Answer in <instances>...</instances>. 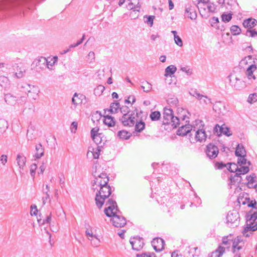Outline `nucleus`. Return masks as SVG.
I'll use <instances>...</instances> for the list:
<instances>
[{
    "label": "nucleus",
    "mask_w": 257,
    "mask_h": 257,
    "mask_svg": "<svg viewBox=\"0 0 257 257\" xmlns=\"http://www.w3.org/2000/svg\"><path fill=\"white\" fill-rule=\"evenodd\" d=\"M137 117H138V112L137 109H136L134 110V113L130 114L128 113L123 114L119 118V120L124 126L131 127L135 124Z\"/></svg>",
    "instance_id": "nucleus-8"
},
{
    "label": "nucleus",
    "mask_w": 257,
    "mask_h": 257,
    "mask_svg": "<svg viewBox=\"0 0 257 257\" xmlns=\"http://www.w3.org/2000/svg\"><path fill=\"white\" fill-rule=\"evenodd\" d=\"M249 171V169L248 166H241L239 168L238 167V170L237 172L235 173V175L234 177H232V178L231 179V180L232 181L233 180L235 179V177H241L240 175L241 174H245L247 173Z\"/></svg>",
    "instance_id": "nucleus-23"
},
{
    "label": "nucleus",
    "mask_w": 257,
    "mask_h": 257,
    "mask_svg": "<svg viewBox=\"0 0 257 257\" xmlns=\"http://www.w3.org/2000/svg\"><path fill=\"white\" fill-rule=\"evenodd\" d=\"M26 158L23 155L18 154L17 156L16 161L18 166L19 167V172L21 175L23 174L22 170H24V168L26 165Z\"/></svg>",
    "instance_id": "nucleus-15"
},
{
    "label": "nucleus",
    "mask_w": 257,
    "mask_h": 257,
    "mask_svg": "<svg viewBox=\"0 0 257 257\" xmlns=\"http://www.w3.org/2000/svg\"><path fill=\"white\" fill-rule=\"evenodd\" d=\"M235 155L237 157L246 155L245 150L242 144H238L236 148Z\"/></svg>",
    "instance_id": "nucleus-27"
},
{
    "label": "nucleus",
    "mask_w": 257,
    "mask_h": 257,
    "mask_svg": "<svg viewBox=\"0 0 257 257\" xmlns=\"http://www.w3.org/2000/svg\"><path fill=\"white\" fill-rule=\"evenodd\" d=\"M104 89V87L103 85H100L94 89V93L95 95H100L103 92Z\"/></svg>",
    "instance_id": "nucleus-49"
},
{
    "label": "nucleus",
    "mask_w": 257,
    "mask_h": 257,
    "mask_svg": "<svg viewBox=\"0 0 257 257\" xmlns=\"http://www.w3.org/2000/svg\"><path fill=\"white\" fill-rule=\"evenodd\" d=\"M120 109V104L118 102L112 103L110 106V109L108 110L111 113H115L118 112Z\"/></svg>",
    "instance_id": "nucleus-34"
},
{
    "label": "nucleus",
    "mask_w": 257,
    "mask_h": 257,
    "mask_svg": "<svg viewBox=\"0 0 257 257\" xmlns=\"http://www.w3.org/2000/svg\"><path fill=\"white\" fill-rule=\"evenodd\" d=\"M37 93L32 92L30 90L28 91V97H29V98H32L33 99H36L37 97Z\"/></svg>",
    "instance_id": "nucleus-63"
},
{
    "label": "nucleus",
    "mask_w": 257,
    "mask_h": 257,
    "mask_svg": "<svg viewBox=\"0 0 257 257\" xmlns=\"http://www.w3.org/2000/svg\"><path fill=\"white\" fill-rule=\"evenodd\" d=\"M219 132L220 134H223L227 137L232 135V133H231L229 128L227 127L224 126L223 125L221 126V127L219 128Z\"/></svg>",
    "instance_id": "nucleus-37"
},
{
    "label": "nucleus",
    "mask_w": 257,
    "mask_h": 257,
    "mask_svg": "<svg viewBox=\"0 0 257 257\" xmlns=\"http://www.w3.org/2000/svg\"><path fill=\"white\" fill-rule=\"evenodd\" d=\"M251 64H255V61L251 55H248L244 57L240 62V65L241 67H244L246 65H248V66Z\"/></svg>",
    "instance_id": "nucleus-22"
},
{
    "label": "nucleus",
    "mask_w": 257,
    "mask_h": 257,
    "mask_svg": "<svg viewBox=\"0 0 257 257\" xmlns=\"http://www.w3.org/2000/svg\"><path fill=\"white\" fill-rule=\"evenodd\" d=\"M207 136L203 129H199L195 131V139L197 142H203L206 140Z\"/></svg>",
    "instance_id": "nucleus-18"
},
{
    "label": "nucleus",
    "mask_w": 257,
    "mask_h": 257,
    "mask_svg": "<svg viewBox=\"0 0 257 257\" xmlns=\"http://www.w3.org/2000/svg\"><path fill=\"white\" fill-rule=\"evenodd\" d=\"M108 206L104 209V213L108 217H112L113 225L116 227H123L126 223V219L120 215V211L118 209L116 202L112 198H110L106 203Z\"/></svg>",
    "instance_id": "nucleus-1"
},
{
    "label": "nucleus",
    "mask_w": 257,
    "mask_h": 257,
    "mask_svg": "<svg viewBox=\"0 0 257 257\" xmlns=\"http://www.w3.org/2000/svg\"><path fill=\"white\" fill-rule=\"evenodd\" d=\"M33 63H35L37 71L43 70L46 67L47 59L44 57H40L36 59Z\"/></svg>",
    "instance_id": "nucleus-14"
},
{
    "label": "nucleus",
    "mask_w": 257,
    "mask_h": 257,
    "mask_svg": "<svg viewBox=\"0 0 257 257\" xmlns=\"http://www.w3.org/2000/svg\"><path fill=\"white\" fill-rule=\"evenodd\" d=\"M225 108V106L223 103L220 101L216 102L213 106V110L218 114H223V110Z\"/></svg>",
    "instance_id": "nucleus-25"
},
{
    "label": "nucleus",
    "mask_w": 257,
    "mask_h": 257,
    "mask_svg": "<svg viewBox=\"0 0 257 257\" xmlns=\"http://www.w3.org/2000/svg\"><path fill=\"white\" fill-rule=\"evenodd\" d=\"M177 70V68L175 66L171 65L168 66L165 69V76L167 77L168 75L171 76L174 74Z\"/></svg>",
    "instance_id": "nucleus-33"
},
{
    "label": "nucleus",
    "mask_w": 257,
    "mask_h": 257,
    "mask_svg": "<svg viewBox=\"0 0 257 257\" xmlns=\"http://www.w3.org/2000/svg\"><path fill=\"white\" fill-rule=\"evenodd\" d=\"M35 149L36 153L35 157L37 159H40L44 155V148L41 144L36 145Z\"/></svg>",
    "instance_id": "nucleus-29"
},
{
    "label": "nucleus",
    "mask_w": 257,
    "mask_h": 257,
    "mask_svg": "<svg viewBox=\"0 0 257 257\" xmlns=\"http://www.w3.org/2000/svg\"><path fill=\"white\" fill-rule=\"evenodd\" d=\"M43 193L45 195L43 198H42V201H43V204H45L48 200H49V202L51 201V199H50V195L48 194V192H45V190L43 189Z\"/></svg>",
    "instance_id": "nucleus-52"
},
{
    "label": "nucleus",
    "mask_w": 257,
    "mask_h": 257,
    "mask_svg": "<svg viewBox=\"0 0 257 257\" xmlns=\"http://www.w3.org/2000/svg\"><path fill=\"white\" fill-rule=\"evenodd\" d=\"M185 15L186 16H197V14L194 8L192 7H189L186 8Z\"/></svg>",
    "instance_id": "nucleus-38"
},
{
    "label": "nucleus",
    "mask_w": 257,
    "mask_h": 257,
    "mask_svg": "<svg viewBox=\"0 0 257 257\" xmlns=\"http://www.w3.org/2000/svg\"><path fill=\"white\" fill-rule=\"evenodd\" d=\"M4 99L6 103L10 105H14L17 102V97L11 93L5 94Z\"/></svg>",
    "instance_id": "nucleus-19"
},
{
    "label": "nucleus",
    "mask_w": 257,
    "mask_h": 257,
    "mask_svg": "<svg viewBox=\"0 0 257 257\" xmlns=\"http://www.w3.org/2000/svg\"><path fill=\"white\" fill-rule=\"evenodd\" d=\"M257 100V95L256 94H252L249 95L248 98V101L251 102L252 101L255 102Z\"/></svg>",
    "instance_id": "nucleus-62"
},
{
    "label": "nucleus",
    "mask_w": 257,
    "mask_h": 257,
    "mask_svg": "<svg viewBox=\"0 0 257 257\" xmlns=\"http://www.w3.org/2000/svg\"><path fill=\"white\" fill-rule=\"evenodd\" d=\"M10 0H0V11H7Z\"/></svg>",
    "instance_id": "nucleus-41"
},
{
    "label": "nucleus",
    "mask_w": 257,
    "mask_h": 257,
    "mask_svg": "<svg viewBox=\"0 0 257 257\" xmlns=\"http://www.w3.org/2000/svg\"><path fill=\"white\" fill-rule=\"evenodd\" d=\"M9 84V80L8 77L4 76H0V84L2 87H7Z\"/></svg>",
    "instance_id": "nucleus-45"
},
{
    "label": "nucleus",
    "mask_w": 257,
    "mask_h": 257,
    "mask_svg": "<svg viewBox=\"0 0 257 257\" xmlns=\"http://www.w3.org/2000/svg\"><path fill=\"white\" fill-rule=\"evenodd\" d=\"M89 240L91 241L92 245L94 247L97 246L99 244L100 240L96 235L91 238H89Z\"/></svg>",
    "instance_id": "nucleus-48"
},
{
    "label": "nucleus",
    "mask_w": 257,
    "mask_h": 257,
    "mask_svg": "<svg viewBox=\"0 0 257 257\" xmlns=\"http://www.w3.org/2000/svg\"><path fill=\"white\" fill-rule=\"evenodd\" d=\"M205 152L208 158L213 159L217 156L219 150L217 146L210 143L207 146Z\"/></svg>",
    "instance_id": "nucleus-10"
},
{
    "label": "nucleus",
    "mask_w": 257,
    "mask_h": 257,
    "mask_svg": "<svg viewBox=\"0 0 257 257\" xmlns=\"http://www.w3.org/2000/svg\"><path fill=\"white\" fill-rule=\"evenodd\" d=\"M209 22L212 27H215L221 31L224 30V26L223 25L220 26V23L219 22L218 17H212L211 19L209 20Z\"/></svg>",
    "instance_id": "nucleus-24"
},
{
    "label": "nucleus",
    "mask_w": 257,
    "mask_h": 257,
    "mask_svg": "<svg viewBox=\"0 0 257 257\" xmlns=\"http://www.w3.org/2000/svg\"><path fill=\"white\" fill-rule=\"evenodd\" d=\"M163 120L164 124H171L174 127H177L180 124V120L177 116H174L173 110L170 108L165 107L164 108Z\"/></svg>",
    "instance_id": "nucleus-6"
},
{
    "label": "nucleus",
    "mask_w": 257,
    "mask_h": 257,
    "mask_svg": "<svg viewBox=\"0 0 257 257\" xmlns=\"http://www.w3.org/2000/svg\"><path fill=\"white\" fill-rule=\"evenodd\" d=\"M251 212H249L246 215V227L242 231L243 235L245 237L249 236L250 235L248 233L249 231H254L257 230V221H255L257 219V212L249 214Z\"/></svg>",
    "instance_id": "nucleus-5"
},
{
    "label": "nucleus",
    "mask_w": 257,
    "mask_h": 257,
    "mask_svg": "<svg viewBox=\"0 0 257 257\" xmlns=\"http://www.w3.org/2000/svg\"><path fill=\"white\" fill-rule=\"evenodd\" d=\"M100 171L101 167L99 166L95 165L92 167V175L95 178V180L92 183V186L94 190L96 189V188H94L95 185L101 187L108 184L109 181V178L106 173H100Z\"/></svg>",
    "instance_id": "nucleus-3"
},
{
    "label": "nucleus",
    "mask_w": 257,
    "mask_h": 257,
    "mask_svg": "<svg viewBox=\"0 0 257 257\" xmlns=\"http://www.w3.org/2000/svg\"><path fill=\"white\" fill-rule=\"evenodd\" d=\"M99 187V191L96 193L95 201L97 207L100 209L103 205L105 200L110 195L111 189L108 184Z\"/></svg>",
    "instance_id": "nucleus-4"
},
{
    "label": "nucleus",
    "mask_w": 257,
    "mask_h": 257,
    "mask_svg": "<svg viewBox=\"0 0 257 257\" xmlns=\"http://www.w3.org/2000/svg\"><path fill=\"white\" fill-rule=\"evenodd\" d=\"M231 234H230V235L224 236L222 237V244L227 246V247H229L232 242L233 239L231 238Z\"/></svg>",
    "instance_id": "nucleus-36"
},
{
    "label": "nucleus",
    "mask_w": 257,
    "mask_h": 257,
    "mask_svg": "<svg viewBox=\"0 0 257 257\" xmlns=\"http://www.w3.org/2000/svg\"><path fill=\"white\" fill-rule=\"evenodd\" d=\"M11 66L15 71V75L17 78H20L23 77L26 72V68L24 64L21 62L19 58L11 62Z\"/></svg>",
    "instance_id": "nucleus-7"
},
{
    "label": "nucleus",
    "mask_w": 257,
    "mask_h": 257,
    "mask_svg": "<svg viewBox=\"0 0 257 257\" xmlns=\"http://www.w3.org/2000/svg\"><path fill=\"white\" fill-rule=\"evenodd\" d=\"M85 96L83 95H79L75 93L72 98V102L74 105L81 104L82 102V99Z\"/></svg>",
    "instance_id": "nucleus-31"
},
{
    "label": "nucleus",
    "mask_w": 257,
    "mask_h": 257,
    "mask_svg": "<svg viewBox=\"0 0 257 257\" xmlns=\"http://www.w3.org/2000/svg\"><path fill=\"white\" fill-rule=\"evenodd\" d=\"M150 117L152 120L156 121L160 118L161 113L158 111H155L154 112H151Z\"/></svg>",
    "instance_id": "nucleus-44"
},
{
    "label": "nucleus",
    "mask_w": 257,
    "mask_h": 257,
    "mask_svg": "<svg viewBox=\"0 0 257 257\" xmlns=\"http://www.w3.org/2000/svg\"><path fill=\"white\" fill-rule=\"evenodd\" d=\"M146 18V20L144 19V22L147 24L150 27H152L153 25L154 19L155 17H144Z\"/></svg>",
    "instance_id": "nucleus-54"
},
{
    "label": "nucleus",
    "mask_w": 257,
    "mask_h": 257,
    "mask_svg": "<svg viewBox=\"0 0 257 257\" xmlns=\"http://www.w3.org/2000/svg\"><path fill=\"white\" fill-rule=\"evenodd\" d=\"M175 43L179 46L182 47L183 46V42L181 38L179 36H175L174 38Z\"/></svg>",
    "instance_id": "nucleus-59"
},
{
    "label": "nucleus",
    "mask_w": 257,
    "mask_h": 257,
    "mask_svg": "<svg viewBox=\"0 0 257 257\" xmlns=\"http://www.w3.org/2000/svg\"><path fill=\"white\" fill-rule=\"evenodd\" d=\"M84 38H85V35H83L82 38L80 40H78L76 43L71 44L69 46L70 48H73L76 47L78 46H79V45H80L83 42V40H84Z\"/></svg>",
    "instance_id": "nucleus-56"
},
{
    "label": "nucleus",
    "mask_w": 257,
    "mask_h": 257,
    "mask_svg": "<svg viewBox=\"0 0 257 257\" xmlns=\"http://www.w3.org/2000/svg\"><path fill=\"white\" fill-rule=\"evenodd\" d=\"M245 156L238 157L237 163L239 166H241L246 164H248V166H250L251 165L250 162L247 161V160L245 158Z\"/></svg>",
    "instance_id": "nucleus-42"
},
{
    "label": "nucleus",
    "mask_w": 257,
    "mask_h": 257,
    "mask_svg": "<svg viewBox=\"0 0 257 257\" xmlns=\"http://www.w3.org/2000/svg\"><path fill=\"white\" fill-rule=\"evenodd\" d=\"M137 257H156V254L155 253L153 252V253H150V252H148V253H143L142 254H137Z\"/></svg>",
    "instance_id": "nucleus-57"
},
{
    "label": "nucleus",
    "mask_w": 257,
    "mask_h": 257,
    "mask_svg": "<svg viewBox=\"0 0 257 257\" xmlns=\"http://www.w3.org/2000/svg\"><path fill=\"white\" fill-rule=\"evenodd\" d=\"M190 94L191 95L195 97L199 100H201L202 97H203L202 94H200L198 91H197L196 90L193 91L192 92H190Z\"/></svg>",
    "instance_id": "nucleus-58"
},
{
    "label": "nucleus",
    "mask_w": 257,
    "mask_h": 257,
    "mask_svg": "<svg viewBox=\"0 0 257 257\" xmlns=\"http://www.w3.org/2000/svg\"><path fill=\"white\" fill-rule=\"evenodd\" d=\"M246 35L251 37H257V32L254 29H248L246 31Z\"/></svg>",
    "instance_id": "nucleus-53"
},
{
    "label": "nucleus",
    "mask_w": 257,
    "mask_h": 257,
    "mask_svg": "<svg viewBox=\"0 0 257 257\" xmlns=\"http://www.w3.org/2000/svg\"><path fill=\"white\" fill-rule=\"evenodd\" d=\"M191 131H195V130H192V126L189 124L183 125L180 127L177 131L178 136H184Z\"/></svg>",
    "instance_id": "nucleus-17"
},
{
    "label": "nucleus",
    "mask_w": 257,
    "mask_h": 257,
    "mask_svg": "<svg viewBox=\"0 0 257 257\" xmlns=\"http://www.w3.org/2000/svg\"><path fill=\"white\" fill-rule=\"evenodd\" d=\"M9 127L8 121L5 119H0V130L1 131L6 132Z\"/></svg>",
    "instance_id": "nucleus-40"
},
{
    "label": "nucleus",
    "mask_w": 257,
    "mask_h": 257,
    "mask_svg": "<svg viewBox=\"0 0 257 257\" xmlns=\"http://www.w3.org/2000/svg\"><path fill=\"white\" fill-rule=\"evenodd\" d=\"M153 248L156 252H160L164 248L165 241L160 237L154 238L151 242Z\"/></svg>",
    "instance_id": "nucleus-12"
},
{
    "label": "nucleus",
    "mask_w": 257,
    "mask_h": 257,
    "mask_svg": "<svg viewBox=\"0 0 257 257\" xmlns=\"http://www.w3.org/2000/svg\"><path fill=\"white\" fill-rule=\"evenodd\" d=\"M225 251V247L219 245L215 251L209 253L208 257H221Z\"/></svg>",
    "instance_id": "nucleus-21"
},
{
    "label": "nucleus",
    "mask_w": 257,
    "mask_h": 257,
    "mask_svg": "<svg viewBox=\"0 0 257 257\" xmlns=\"http://www.w3.org/2000/svg\"><path fill=\"white\" fill-rule=\"evenodd\" d=\"M49 59H50V60L47 59L46 67L49 69L51 70L52 69V67L57 62L58 57L54 56L52 58H49Z\"/></svg>",
    "instance_id": "nucleus-35"
},
{
    "label": "nucleus",
    "mask_w": 257,
    "mask_h": 257,
    "mask_svg": "<svg viewBox=\"0 0 257 257\" xmlns=\"http://www.w3.org/2000/svg\"><path fill=\"white\" fill-rule=\"evenodd\" d=\"M100 147H97L95 150L92 148V151L89 150L87 153V157H88L89 155H92L93 159H96L99 158L100 152Z\"/></svg>",
    "instance_id": "nucleus-26"
},
{
    "label": "nucleus",
    "mask_w": 257,
    "mask_h": 257,
    "mask_svg": "<svg viewBox=\"0 0 257 257\" xmlns=\"http://www.w3.org/2000/svg\"><path fill=\"white\" fill-rule=\"evenodd\" d=\"M104 117L103 122L105 124L107 125L109 127L114 126L115 121L113 117L108 115L104 116Z\"/></svg>",
    "instance_id": "nucleus-28"
},
{
    "label": "nucleus",
    "mask_w": 257,
    "mask_h": 257,
    "mask_svg": "<svg viewBox=\"0 0 257 257\" xmlns=\"http://www.w3.org/2000/svg\"><path fill=\"white\" fill-rule=\"evenodd\" d=\"M257 21L255 19L249 17V18L244 20L243 25L245 28L251 29L256 25Z\"/></svg>",
    "instance_id": "nucleus-20"
},
{
    "label": "nucleus",
    "mask_w": 257,
    "mask_h": 257,
    "mask_svg": "<svg viewBox=\"0 0 257 257\" xmlns=\"http://www.w3.org/2000/svg\"><path fill=\"white\" fill-rule=\"evenodd\" d=\"M248 204H247L248 207L257 209V206H256V202L255 200H251V201H249V199L248 198Z\"/></svg>",
    "instance_id": "nucleus-60"
},
{
    "label": "nucleus",
    "mask_w": 257,
    "mask_h": 257,
    "mask_svg": "<svg viewBox=\"0 0 257 257\" xmlns=\"http://www.w3.org/2000/svg\"><path fill=\"white\" fill-rule=\"evenodd\" d=\"M101 135V134H98L95 137L92 138L93 141L98 145V147H102L104 144V142H103L104 140H103Z\"/></svg>",
    "instance_id": "nucleus-30"
},
{
    "label": "nucleus",
    "mask_w": 257,
    "mask_h": 257,
    "mask_svg": "<svg viewBox=\"0 0 257 257\" xmlns=\"http://www.w3.org/2000/svg\"><path fill=\"white\" fill-rule=\"evenodd\" d=\"M256 70V66L255 64H251L247 67L245 74L249 80H255L256 79L254 75L253 74V72Z\"/></svg>",
    "instance_id": "nucleus-16"
},
{
    "label": "nucleus",
    "mask_w": 257,
    "mask_h": 257,
    "mask_svg": "<svg viewBox=\"0 0 257 257\" xmlns=\"http://www.w3.org/2000/svg\"><path fill=\"white\" fill-rule=\"evenodd\" d=\"M200 103L201 104H211L212 102L211 101V99L208 97L206 95H203V97H202L201 99L199 100Z\"/></svg>",
    "instance_id": "nucleus-47"
},
{
    "label": "nucleus",
    "mask_w": 257,
    "mask_h": 257,
    "mask_svg": "<svg viewBox=\"0 0 257 257\" xmlns=\"http://www.w3.org/2000/svg\"><path fill=\"white\" fill-rule=\"evenodd\" d=\"M37 165L36 164H33L30 167V172L32 176H34L35 174V170L37 169Z\"/></svg>",
    "instance_id": "nucleus-64"
},
{
    "label": "nucleus",
    "mask_w": 257,
    "mask_h": 257,
    "mask_svg": "<svg viewBox=\"0 0 257 257\" xmlns=\"http://www.w3.org/2000/svg\"><path fill=\"white\" fill-rule=\"evenodd\" d=\"M135 131L138 132H141L145 127V123L142 121L139 122H136Z\"/></svg>",
    "instance_id": "nucleus-43"
},
{
    "label": "nucleus",
    "mask_w": 257,
    "mask_h": 257,
    "mask_svg": "<svg viewBox=\"0 0 257 257\" xmlns=\"http://www.w3.org/2000/svg\"><path fill=\"white\" fill-rule=\"evenodd\" d=\"M127 8H128V9H130L133 10L132 12H131V13L130 14V15H134V14H133V13L135 12L136 11L139 12V9L140 8V7L139 6L135 7L134 8L133 4L132 3H129V4L127 6Z\"/></svg>",
    "instance_id": "nucleus-55"
},
{
    "label": "nucleus",
    "mask_w": 257,
    "mask_h": 257,
    "mask_svg": "<svg viewBox=\"0 0 257 257\" xmlns=\"http://www.w3.org/2000/svg\"><path fill=\"white\" fill-rule=\"evenodd\" d=\"M230 31L233 35H239L241 32L240 28L236 25L231 26L230 28Z\"/></svg>",
    "instance_id": "nucleus-46"
},
{
    "label": "nucleus",
    "mask_w": 257,
    "mask_h": 257,
    "mask_svg": "<svg viewBox=\"0 0 257 257\" xmlns=\"http://www.w3.org/2000/svg\"><path fill=\"white\" fill-rule=\"evenodd\" d=\"M255 175L254 174H252L251 175L246 176V178L248 181V185H252L255 182Z\"/></svg>",
    "instance_id": "nucleus-51"
},
{
    "label": "nucleus",
    "mask_w": 257,
    "mask_h": 257,
    "mask_svg": "<svg viewBox=\"0 0 257 257\" xmlns=\"http://www.w3.org/2000/svg\"><path fill=\"white\" fill-rule=\"evenodd\" d=\"M231 86L236 90H241L245 87V83L237 77L234 80L230 79Z\"/></svg>",
    "instance_id": "nucleus-13"
},
{
    "label": "nucleus",
    "mask_w": 257,
    "mask_h": 257,
    "mask_svg": "<svg viewBox=\"0 0 257 257\" xmlns=\"http://www.w3.org/2000/svg\"><path fill=\"white\" fill-rule=\"evenodd\" d=\"M142 83L143 85H141V87L144 92H149L151 90L152 87L150 83L147 81L143 82Z\"/></svg>",
    "instance_id": "nucleus-39"
},
{
    "label": "nucleus",
    "mask_w": 257,
    "mask_h": 257,
    "mask_svg": "<svg viewBox=\"0 0 257 257\" xmlns=\"http://www.w3.org/2000/svg\"><path fill=\"white\" fill-rule=\"evenodd\" d=\"M117 136L121 139L127 140L131 137L132 134L127 131L122 130L118 132Z\"/></svg>",
    "instance_id": "nucleus-32"
},
{
    "label": "nucleus",
    "mask_w": 257,
    "mask_h": 257,
    "mask_svg": "<svg viewBox=\"0 0 257 257\" xmlns=\"http://www.w3.org/2000/svg\"><path fill=\"white\" fill-rule=\"evenodd\" d=\"M45 0H10L7 11L16 10L21 8L22 5L26 4L27 9L23 10L24 15H29V11L32 10V6L38 1H44Z\"/></svg>",
    "instance_id": "nucleus-2"
},
{
    "label": "nucleus",
    "mask_w": 257,
    "mask_h": 257,
    "mask_svg": "<svg viewBox=\"0 0 257 257\" xmlns=\"http://www.w3.org/2000/svg\"><path fill=\"white\" fill-rule=\"evenodd\" d=\"M226 223L230 227H237L239 223V214L236 210L229 211L226 216Z\"/></svg>",
    "instance_id": "nucleus-9"
},
{
    "label": "nucleus",
    "mask_w": 257,
    "mask_h": 257,
    "mask_svg": "<svg viewBox=\"0 0 257 257\" xmlns=\"http://www.w3.org/2000/svg\"><path fill=\"white\" fill-rule=\"evenodd\" d=\"M120 110L121 112L123 114L128 113V114L134 113L133 111H130L129 108L126 106H122L121 107H120Z\"/></svg>",
    "instance_id": "nucleus-50"
},
{
    "label": "nucleus",
    "mask_w": 257,
    "mask_h": 257,
    "mask_svg": "<svg viewBox=\"0 0 257 257\" xmlns=\"http://www.w3.org/2000/svg\"><path fill=\"white\" fill-rule=\"evenodd\" d=\"M130 242L132 245V248L137 251L141 250L144 244L143 239L137 236L131 238Z\"/></svg>",
    "instance_id": "nucleus-11"
},
{
    "label": "nucleus",
    "mask_w": 257,
    "mask_h": 257,
    "mask_svg": "<svg viewBox=\"0 0 257 257\" xmlns=\"http://www.w3.org/2000/svg\"><path fill=\"white\" fill-rule=\"evenodd\" d=\"M8 162V156L6 155H2L0 157V162L5 165Z\"/></svg>",
    "instance_id": "nucleus-61"
}]
</instances>
